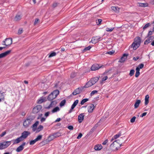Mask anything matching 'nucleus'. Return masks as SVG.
I'll use <instances>...</instances> for the list:
<instances>
[{"mask_svg": "<svg viewBox=\"0 0 154 154\" xmlns=\"http://www.w3.org/2000/svg\"><path fill=\"white\" fill-rule=\"evenodd\" d=\"M141 39L139 37H137L134 39V41L131 46L134 50H136L140 45Z\"/></svg>", "mask_w": 154, "mask_h": 154, "instance_id": "nucleus-1", "label": "nucleus"}, {"mask_svg": "<svg viewBox=\"0 0 154 154\" xmlns=\"http://www.w3.org/2000/svg\"><path fill=\"white\" fill-rule=\"evenodd\" d=\"M119 145L117 143L114 141L110 146V149L112 150L115 151L118 150V148H119Z\"/></svg>", "mask_w": 154, "mask_h": 154, "instance_id": "nucleus-2", "label": "nucleus"}, {"mask_svg": "<svg viewBox=\"0 0 154 154\" xmlns=\"http://www.w3.org/2000/svg\"><path fill=\"white\" fill-rule=\"evenodd\" d=\"M32 119L31 118H27L26 120H25L23 123V125L24 127L27 128L28 127L29 125L30 124L31 122Z\"/></svg>", "mask_w": 154, "mask_h": 154, "instance_id": "nucleus-3", "label": "nucleus"}, {"mask_svg": "<svg viewBox=\"0 0 154 154\" xmlns=\"http://www.w3.org/2000/svg\"><path fill=\"white\" fill-rule=\"evenodd\" d=\"M104 67V66L103 65L100 66L98 64H94L92 65L91 69L92 71H95Z\"/></svg>", "mask_w": 154, "mask_h": 154, "instance_id": "nucleus-4", "label": "nucleus"}, {"mask_svg": "<svg viewBox=\"0 0 154 154\" xmlns=\"http://www.w3.org/2000/svg\"><path fill=\"white\" fill-rule=\"evenodd\" d=\"M30 134V132L28 131H25L21 134V135L20 136L23 140L26 138L28 135Z\"/></svg>", "mask_w": 154, "mask_h": 154, "instance_id": "nucleus-5", "label": "nucleus"}, {"mask_svg": "<svg viewBox=\"0 0 154 154\" xmlns=\"http://www.w3.org/2000/svg\"><path fill=\"white\" fill-rule=\"evenodd\" d=\"M126 139V137L124 136L123 137H122L120 138V139L119 140H115L117 143L118 144V145H119V147H120L121 146L122 143H125V142L126 140H125L124 142L123 140H124Z\"/></svg>", "mask_w": 154, "mask_h": 154, "instance_id": "nucleus-6", "label": "nucleus"}, {"mask_svg": "<svg viewBox=\"0 0 154 154\" xmlns=\"http://www.w3.org/2000/svg\"><path fill=\"white\" fill-rule=\"evenodd\" d=\"M42 109V106L40 105H38L34 107L32 110V112L33 113H36L40 111Z\"/></svg>", "mask_w": 154, "mask_h": 154, "instance_id": "nucleus-7", "label": "nucleus"}, {"mask_svg": "<svg viewBox=\"0 0 154 154\" xmlns=\"http://www.w3.org/2000/svg\"><path fill=\"white\" fill-rule=\"evenodd\" d=\"M101 38L98 36H94L92 38L91 42L92 43L95 44L100 40Z\"/></svg>", "mask_w": 154, "mask_h": 154, "instance_id": "nucleus-8", "label": "nucleus"}, {"mask_svg": "<svg viewBox=\"0 0 154 154\" xmlns=\"http://www.w3.org/2000/svg\"><path fill=\"white\" fill-rule=\"evenodd\" d=\"M83 87L75 89L72 93V94L74 95H76L79 94L83 90Z\"/></svg>", "mask_w": 154, "mask_h": 154, "instance_id": "nucleus-9", "label": "nucleus"}, {"mask_svg": "<svg viewBox=\"0 0 154 154\" xmlns=\"http://www.w3.org/2000/svg\"><path fill=\"white\" fill-rule=\"evenodd\" d=\"M6 41V46H10L12 43V39L9 38L5 39Z\"/></svg>", "mask_w": 154, "mask_h": 154, "instance_id": "nucleus-10", "label": "nucleus"}, {"mask_svg": "<svg viewBox=\"0 0 154 154\" xmlns=\"http://www.w3.org/2000/svg\"><path fill=\"white\" fill-rule=\"evenodd\" d=\"M84 114V113H81L79 115L78 120V122L79 123L82 122L84 120L85 116Z\"/></svg>", "mask_w": 154, "mask_h": 154, "instance_id": "nucleus-11", "label": "nucleus"}, {"mask_svg": "<svg viewBox=\"0 0 154 154\" xmlns=\"http://www.w3.org/2000/svg\"><path fill=\"white\" fill-rule=\"evenodd\" d=\"M128 55V54H124L123 55L122 57L120 59V60L119 61V62L121 63H123L124 62L125 60L126 59L127 56Z\"/></svg>", "mask_w": 154, "mask_h": 154, "instance_id": "nucleus-12", "label": "nucleus"}, {"mask_svg": "<svg viewBox=\"0 0 154 154\" xmlns=\"http://www.w3.org/2000/svg\"><path fill=\"white\" fill-rule=\"evenodd\" d=\"M154 38L153 36H151L148 38L144 42V44L147 45Z\"/></svg>", "mask_w": 154, "mask_h": 154, "instance_id": "nucleus-13", "label": "nucleus"}, {"mask_svg": "<svg viewBox=\"0 0 154 154\" xmlns=\"http://www.w3.org/2000/svg\"><path fill=\"white\" fill-rule=\"evenodd\" d=\"M103 148L102 146L100 144H97L95 145L94 149L96 151H99L101 150Z\"/></svg>", "mask_w": 154, "mask_h": 154, "instance_id": "nucleus-14", "label": "nucleus"}, {"mask_svg": "<svg viewBox=\"0 0 154 154\" xmlns=\"http://www.w3.org/2000/svg\"><path fill=\"white\" fill-rule=\"evenodd\" d=\"M95 107L93 104H91V105L89 106L88 107V111L89 113L92 112L94 108Z\"/></svg>", "mask_w": 154, "mask_h": 154, "instance_id": "nucleus-15", "label": "nucleus"}, {"mask_svg": "<svg viewBox=\"0 0 154 154\" xmlns=\"http://www.w3.org/2000/svg\"><path fill=\"white\" fill-rule=\"evenodd\" d=\"M57 103V102L56 101V100H54L52 101L51 102V103L48 106V107H45V108L46 109H49L51 107H52L53 105H56Z\"/></svg>", "mask_w": 154, "mask_h": 154, "instance_id": "nucleus-16", "label": "nucleus"}, {"mask_svg": "<svg viewBox=\"0 0 154 154\" xmlns=\"http://www.w3.org/2000/svg\"><path fill=\"white\" fill-rule=\"evenodd\" d=\"M99 79V77H95L93 78H91L90 80L93 85L96 83L98 81Z\"/></svg>", "mask_w": 154, "mask_h": 154, "instance_id": "nucleus-17", "label": "nucleus"}, {"mask_svg": "<svg viewBox=\"0 0 154 154\" xmlns=\"http://www.w3.org/2000/svg\"><path fill=\"white\" fill-rule=\"evenodd\" d=\"M56 97H54V95L51 92L48 96L47 99L49 101H52L53 99H55Z\"/></svg>", "mask_w": 154, "mask_h": 154, "instance_id": "nucleus-18", "label": "nucleus"}, {"mask_svg": "<svg viewBox=\"0 0 154 154\" xmlns=\"http://www.w3.org/2000/svg\"><path fill=\"white\" fill-rule=\"evenodd\" d=\"M39 122L38 121H37L33 125L32 128V129L33 131H34L36 130L37 128V126L39 124Z\"/></svg>", "mask_w": 154, "mask_h": 154, "instance_id": "nucleus-19", "label": "nucleus"}, {"mask_svg": "<svg viewBox=\"0 0 154 154\" xmlns=\"http://www.w3.org/2000/svg\"><path fill=\"white\" fill-rule=\"evenodd\" d=\"M4 149L7 148L11 143L10 141H5L2 143Z\"/></svg>", "mask_w": 154, "mask_h": 154, "instance_id": "nucleus-20", "label": "nucleus"}, {"mask_svg": "<svg viewBox=\"0 0 154 154\" xmlns=\"http://www.w3.org/2000/svg\"><path fill=\"white\" fill-rule=\"evenodd\" d=\"M92 85H93V84L91 83V81L90 80L88 81L84 85V86L82 87L83 88H88L92 86Z\"/></svg>", "mask_w": 154, "mask_h": 154, "instance_id": "nucleus-21", "label": "nucleus"}, {"mask_svg": "<svg viewBox=\"0 0 154 154\" xmlns=\"http://www.w3.org/2000/svg\"><path fill=\"white\" fill-rule=\"evenodd\" d=\"M23 141L22 139L20 137L17 138L14 140V144H17L19 143L20 142Z\"/></svg>", "mask_w": 154, "mask_h": 154, "instance_id": "nucleus-22", "label": "nucleus"}, {"mask_svg": "<svg viewBox=\"0 0 154 154\" xmlns=\"http://www.w3.org/2000/svg\"><path fill=\"white\" fill-rule=\"evenodd\" d=\"M61 133L60 132H58L56 133H54L52 134L53 136L54 137V138H55L59 137L61 135Z\"/></svg>", "mask_w": 154, "mask_h": 154, "instance_id": "nucleus-23", "label": "nucleus"}, {"mask_svg": "<svg viewBox=\"0 0 154 154\" xmlns=\"http://www.w3.org/2000/svg\"><path fill=\"white\" fill-rule=\"evenodd\" d=\"M52 93L54 95V97L56 98L59 94L60 92L57 89L53 91Z\"/></svg>", "mask_w": 154, "mask_h": 154, "instance_id": "nucleus-24", "label": "nucleus"}, {"mask_svg": "<svg viewBox=\"0 0 154 154\" xmlns=\"http://www.w3.org/2000/svg\"><path fill=\"white\" fill-rule=\"evenodd\" d=\"M141 102V100H136L135 104L134 105V108L136 109L139 106Z\"/></svg>", "mask_w": 154, "mask_h": 154, "instance_id": "nucleus-25", "label": "nucleus"}, {"mask_svg": "<svg viewBox=\"0 0 154 154\" xmlns=\"http://www.w3.org/2000/svg\"><path fill=\"white\" fill-rule=\"evenodd\" d=\"M149 96L148 95L146 96L145 98V105H147L149 103Z\"/></svg>", "mask_w": 154, "mask_h": 154, "instance_id": "nucleus-26", "label": "nucleus"}, {"mask_svg": "<svg viewBox=\"0 0 154 154\" xmlns=\"http://www.w3.org/2000/svg\"><path fill=\"white\" fill-rule=\"evenodd\" d=\"M21 18V16L19 14H17L15 17L14 20L15 21H18L20 20Z\"/></svg>", "mask_w": 154, "mask_h": 154, "instance_id": "nucleus-27", "label": "nucleus"}, {"mask_svg": "<svg viewBox=\"0 0 154 154\" xmlns=\"http://www.w3.org/2000/svg\"><path fill=\"white\" fill-rule=\"evenodd\" d=\"M96 128L95 127H93L91 130L88 133L87 135L88 136H89L93 132L95 131Z\"/></svg>", "mask_w": 154, "mask_h": 154, "instance_id": "nucleus-28", "label": "nucleus"}, {"mask_svg": "<svg viewBox=\"0 0 154 154\" xmlns=\"http://www.w3.org/2000/svg\"><path fill=\"white\" fill-rule=\"evenodd\" d=\"M24 149V147L22 146L21 145L18 147L16 149V151L17 152H19L22 151Z\"/></svg>", "mask_w": 154, "mask_h": 154, "instance_id": "nucleus-29", "label": "nucleus"}, {"mask_svg": "<svg viewBox=\"0 0 154 154\" xmlns=\"http://www.w3.org/2000/svg\"><path fill=\"white\" fill-rule=\"evenodd\" d=\"M43 128V127L42 125H40L38 126V128H37L36 131V133H38L40 131L42 130Z\"/></svg>", "mask_w": 154, "mask_h": 154, "instance_id": "nucleus-30", "label": "nucleus"}, {"mask_svg": "<svg viewBox=\"0 0 154 154\" xmlns=\"http://www.w3.org/2000/svg\"><path fill=\"white\" fill-rule=\"evenodd\" d=\"M11 50H9L2 53L4 57H5L8 55L11 52Z\"/></svg>", "mask_w": 154, "mask_h": 154, "instance_id": "nucleus-31", "label": "nucleus"}, {"mask_svg": "<svg viewBox=\"0 0 154 154\" xmlns=\"http://www.w3.org/2000/svg\"><path fill=\"white\" fill-rule=\"evenodd\" d=\"M122 131H120L119 132L113 136L114 139H115L118 138V137H119L122 135Z\"/></svg>", "mask_w": 154, "mask_h": 154, "instance_id": "nucleus-32", "label": "nucleus"}, {"mask_svg": "<svg viewBox=\"0 0 154 154\" xmlns=\"http://www.w3.org/2000/svg\"><path fill=\"white\" fill-rule=\"evenodd\" d=\"M60 110V109L59 108L58 106H57L55 107L52 110V112L53 113L56 112H57L58 111H59Z\"/></svg>", "mask_w": 154, "mask_h": 154, "instance_id": "nucleus-33", "label": "nucleus"}, {"mask_svg": "<svg viewBox=\"0 0 154 154\" xmlns=\"http://www.w3.org/2000/svg\"><path fill=\"white\" fill-rule=\"evenodd\" d=\"M66 103V100L64 99L62 100L60 103V106L61 107L64 106Z\"/></svg>", "mask_w": 154, "mask_h": 154, "instance_id": "nucleus-34", "label": "nucleus"}, {"mask_svg": "<svg viewBox=\"0 0 154 154\" xmlns=\"http://www.w3.org/2000/svg\"><path fill=\"white\" fill-rule=\"evenodd\" d=\"M54 139V137L53 136L52 134H50L48 137V139L49 141V142L53 140Z\"/></svg>", "mask_w": 154, "mask_h": 154, "instance_id": "nucleus-35", "label": "nucleus"}, {"mask_svg": "<svg viewBox=\"0 0 154 154\" xmlns=\"http://www.w3.org/2000/svg\"><path fill=\"white\" fill-rule=\"evenodd\" d=\"M139 5V6L143 7H147V4L146 3H138Z\"/></svg>", "mask_w": 154, "mask_h": 154, "instance_id": "nucleus-36", "label": "nucleus"}, {"mask_svg": "<svg viewBox=\"0 0 154 154\" xmlns=\"http://www.w3.org/2000/svg\"><path fill=\"white\" fill-rule=\"evenodd\" d=\"M79 102V100H76L74 102L73 104L71 106L72 107L75 108V107L76 106V105Z\"/></svg>", "mask_w": 154, "mask_h": 154, "instance_id": "nucleus-37", "label": "nucleus"}, {"mask_svg": "<svg viewBox=\"0 0 154 154\" xmlns=\"http://www.w3.org/2000/svg\"><path fill=\"white\" fill-rule=\"evenodd\" d=\"M91 48V46H89L87 47H85L82 51L84 53L87 51L89 50Z\"/></svg>", "mask_w": 154, "mask_h": 154, "instance_id": "nucleus-38", "label": "nucleus"}, {"mask_svg": "<svg viewBox=\"0 0 154 154\" xmlns=\"http://www.w3.org/2000/svg\"><path fill=\"white\" fill-rule=\"evenodd\" d=\"M88 100V98H85L83 99L81 101L80 103V104L81 105H83L85 103L87 102V101Z\"/></svg>", "mask_w": 154, "mask_h": 154, "instance_id": "nucleus-39", "label": "nucleus"}, {"mask_svg": "<svg viewBox=\"0 0 154 154\" xmlns=\"http://www.w3.org/2000/svg\"><path fill=\"white\" fill-rule=\"evenodd\" d=\"M45 100L42 98V97L41 98L37 100V103L38 104H41L45 101Z\"/></svg>", "mask_w": 154, "mask_h": 154, "instance_id": "nucleus-40", "label": "nucleus"}, {"mask_svg": "<svg viewBox=\"0 0 154 154\" xmlns=\"http://www.w3.org/2000/svg\"><path fill=\"white\" fill-rule=\"evenodd\" d=\"M42 135H39L35 139V140H36V141H38L39 140H41L42 138Z\"/></svg>", "mask_w": 154, "mask_h": 154, "instance_id": "nucleus-41", "label": "nucleus"}, {"mask_svg": "<svg viewBox=\"0 0 154 154\" xmlns=\"http://www.w3.org/2000/svg\"><path fill=\"white\" fill-rule=\"evenodd\" d=\"M49 142V141L48 139H46L45 140L42 141L41 143H42L43 145H45V144H47Z\"/></svg>", "mask_w": 154, "mask_h": 154, "instance_id": "nucleus-42", "label": "nucleus"}, {"mask_svg": "<svg viewBox=\"0 0 154 154\" xmlns=\"http://www.w3.org/2000/svg\"><path fill=\"white\" fill-rule=\"evenodd\" d=\"M134 69H131L130 71V73L129 74V75L130 76H131L133 75L134 74Z\"/></svg>", "mask_w": 154, "mask_h": 154, "instance_id": "nucleus-43", "label": "nucleus"}, {"mask_svg": "<svg viewBox=\"0 0 154 154\" xmlns=\"http://www.w3.org/2000/svg\"><path fill=\"white\" fill-rule=\"evenodd\" d=\"M56 53L53 52L50 53V55L49 56V57H53V56H54L56 55Z\"/></svg>", "mask_w": 154, "mask_h": 154, "instance_id": "nucleus-44", "label": "nucleus"}, {"mask_svg": "<svg viewBox=\"0 0 154 154\" xmlns=\"http://www.w3.org/2000/svg\"><path fill=\"white\" fill-rule=\"evenodd\" d=\"M76 76V73L74 72H72L71 74L70 77L72 78H74Z\"/></svg>", "mask_w": 154, "mask_h": 154, "instance_id": "nucleus-45", "label": "nucleus"}, {"mask_svg": "<svg viewBox=\"0 0 154 154\" xmlns=\"http://www.w3.org/2000/svg\"><path fill=\"white\" fill-rule=\"evenodd\" d=\"M102 21V20L101 19H98L97 20H96V23L97 25H100L101 24V22Z\"/></svg>", "mask_w": 154, "mask_h": 154, "instance_id": "nucleus-46", "label": "nucleus"}, {"mask_svg": "<svg viewBox=\"0 0 154 154\" xmlns=\"http://www.w3.org/2000/svg\"><path fill=\"white\" fill-rule=\"evenodd\" d=\"M111 9L112 10L116 11L118 10L119 8L116 7L112 6L111 7Z\"/></svg>", "mask_w": 154, "mask_h": 154, "instance_id": "nucleus-47", "label": "nucleus"}, {"mask_svg": "<svg viewBox=\"0 0 154 154\" xmlns=\"http://www.w3.org/2000/svg\"><path fill=\"white\" fill-rule=\"evenodd\" d=\"M108 79V77L107 76H104L102 79L101 81H100V83H102L103 82L106 80Z\"/></svg>", "mask_w": 154, "mask_h": 154, "instance_id": "nucleus-48", "label": "nucleus"}, {"mask_svg": "<svg viewBox=\"0 0 154 154\" xmlns=\"http://www.w3.org/2000/svg\"><path fill=\"white\" fill-rule=\"evenodd\" d=\"M36 142L37 141L35 139L34 140H31L29 144L30 145H33L35 144Z\"/></svg>", "mask_w": 154, "mask_h": 154, "instance_id": "nucleus-49", "label": "nucleus"}, {"mask_svg": "<svg viewBox=\"0 0 154 154\" xmlns=\"http://www.w3.org/2000/svg\"><path fill=\"white\" fill-rule=\"evenodd\" d=\"M98 92L96 90H94L92 91L91 94H90V95L91 96H92L93 95H94V94L97 93Z\"/></svg>", "mask_w": 154, "mask_h": 154, "instance_id": "nucleus-50", "label": "nucleus"}, {"mask_svg": "<svg viewBox=\"0 0 154 154\" xmlns=\"http://www.w3.org/2000/svg\"><path fill=\"white\" fill-rule=\"evenodd\" d=\"M150 25L149 23H147L146 24L143 28V29L145 30L147 27H148Z\"/></svg>", "mask_w": 154, "mask_h": 154, "instance_id": "nucleus-51", "label": "nucleus"}, {"mask_svg": "<svg viewBox=\"0 0 154 154\" xmlns=\"http://www.w3.org/2000/svg\"><path fill=\"white\" fill-rule=\"evenodd\" d=\"M136 119V117L135 116H133L131 119L130 122L131 123H133L134 122L135 120V119Z\"/></svg>", "mask_w": 154, "mask_h": 154, "instance_id": "nucleus-52", "label": "nucleus"}, {"mask_svg": "<svg viewBox=\"0 0 154 154\" xmlns=\"http://www.w3.org/2000/svg\"><path fill=\"white\" fill-rule=\"evenodd\" d=\"M23 29L22 28H20L19 30L18 34L19 35H20L23 33Z\"/></svg>", "mask_w": 154, "mask_h": 154, "instance_id": "nucleus-53", "label": "nucleus"}, {"mask_svg": "<svg viewBox=\"0 0 154 154\" xmlns=\"http://www.w3.org/2000/svg\"><path fill=\"white\" fill-rule=\"evenodd\" d=\"M114 29V28H111L110 29L109 28H107L106 29V31L107 32H112Z\"/></svg>", "mask_w": 154, "mask_h": 154, "instance_id": "nucleus-54", "label": "nucleus"}, {"mask_svg": "<svg viewBox=\"0 0 154 154\" xmlns=\"http://www.w3.org/2000/svg\"><path fill=\"white\" fill-rule=\"evenodd\" d=\"M115 52V51H114L112 50L111 51H110L108 52H106V54H108L110 55H112Z\"/></svg>", "mask_w": 154, "mask_h": 154, "instance_id": "nucleus-55", "label": "nucleus"}, {"mask_svg": "<svg viewBox=\"0 0 154 154\" xmlns=\"http://www.w3.org/2000/svg\"><path fill=\"white\" fill-rule=\"evenodd\" d=\"M144 66V65L143 64L141 63L137 67L140 69H141Z\"/></svg>", "mask_w": 154, "mask_h": 154, "instance_id": "nucleus-56", "label": "nucleus"}, {"mask_svg": "<svg viewBox=\"0 0 154 154\" xmlns=\"http://www.w3.org/2000/svg\"><path fill=\"white\" fill-rule=\"evenodd\" d=\"M39 21V20L38 18L35 19L34 23V25H36Z\"/></svg>", "mask_w": 154, "mask_h": 154, "instance_id": "nucleus-57", "label": "nucleus"}, {"mask_svg": "<svg viewBox=\"0 0 154 154\" xmlns=\"http://www.w3.org/2000/svg\"><path fill=\"white\" fill-rule=\"evenodd\" d=\"M82 136V133H79L78 136L77 137V139H80V138H81Z\"/></svg>", "mask_w": 154, "mask_h": 154, "instance_id": "nucleus-58", "label": "nucleus"}, {"mask_svg": "<svg viewBox=\"0 0 154 154\" xmlns=\"http://www.w3.org/2000/svg\"><path fill=\"white\" fill-rule=\"evenodd\" d=\"M6 133V131L3 132L2 134L0 135V136L1 137H3Z\"/></svg>", "mask_w": 154, "mask_h": 154, "instance_id": "nucleus-59", "label": "nucleus"}, {"mask_svg": "<svg viewBox=\"0 0 154 154\" xmlns=\"http://www.w3.org/2000/svg\"><path fill=\"white\" fill-rule=\"evenodd\" d=\"M67 128H68V129L70 130H73V127L72 125L69 126L67 127Z\"/></svg>", "mask_w": 154, "mask_h": 154, "instance_id": "nucleus-60", "label": "nucleus"}, {"mask_svg": "<svg viewBox=\"0 0 154 154\" xmlns=\"http://www.w3.org/2000/svg\"><path fill=\"white\" fill-rule=\"evenodd\" d=\"M4 149L2 143H0V150Z\"/></svg>", "mask_w": 154, "mask_h": 154, "instance_id": "nucleus-61", "label": "nucleus"}, {"mask_svg": "<svg viewBox=\"0 0 154 154\" xmlns=\"http://www.w3.org/2000/svg\"><path fill=\"white\" fill-rule=\"evenodd\" d=\"M139 57H134L133 58V60L135 61H137L138 59H139Z\"/></svg>", "mask_w": 154, "mask_h": 154, "instance_id": "nucleus-62", "label": "nucleus"}, {"mask_svg": "<svg viewBox=\"0 0 154 154\" xmlns=\"http://www.w3.org/2000/svg\"><path fill=\"white\" fill-rule=\"evenodd\" d=\"M147 114L146 112H145L143 113L140 116V117H143L145 116Z\"/></svg>", "mask_w": 154, "mask_h": 154, "instance_id": "nucleus-63", "label": "nucleus"}, {"mask_svg": "<svg viewBox=\"0 0 154 154\" xmlns=\"http://www.w3.org/2000/svg\"><path fill=\"white\" fill-rule=\"evenodd\" d=\"M140 72H136V73L135 74V76L136 77H137L139 75H140Z\"/></svg>", "mask_w": 154, "mask_h": 154, "instance_id": "nucleus-64", "label": "nucleus"}]
</instances>
